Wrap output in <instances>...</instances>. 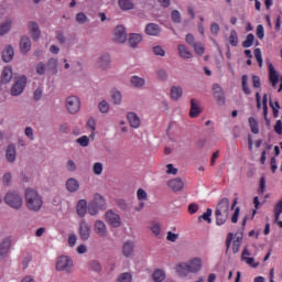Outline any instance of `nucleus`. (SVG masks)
<instances>
[{"mask_svg": "<svg viewBox=\"0 0 282 282\" xmlns=\"http://www.w3.org/2000/svg\"><path fill=\"white\" fill-rule=\"evenodd\" d=\"M152 52L155 56H161L162 58L166 56V51L161 45L153 46Z\"/></svg>", "mask_w": 282, "mask_h": 282, "instance_id": "46", "label": "nucleus"}, {"mask_svg": "<svg viewBox=\"0 0 282 282\" xmlns=\"http://www.w3.org/2000/svg\"><path fill=\"white\" fill-rule=\"evenodd\" d=\"M32 50V40H30V36L23 35L20 39V52L21 54H28Z\"/></svg>", "mask_w": 282, "mask_h": 282, "instance_id": "15", "label": "nucleus"}, {"mask_svg": "<svg viewBox=\"0 0 282 282\" xmlns=\"http://www.w3.org/2000/svg\"><path fill=\"white\" fill-rule=\"evenodd\" d=\"M192 47H194V52H196L198 56H204V52H205L204 44L196 43Z\"/></svg>", "mask_w": 282, "mask_h": 282, "instance_id": "56", "label": "nucleus"}, {"mask_svg": "<svg viewBox=\"0 0 282 282\" xmlns=\"http://www.w3.org/2000/svg\"><path fill=\"white\" fill-rule=\"evenodd\" d=\"M118 7L123 12H127L129 10H133L135 4L133 3V0H118Z\"/></svg>", "mask_w": 282, "mask_h": 282, "instance_id": "27", "label": "nucleus"}, {"mask_svg": "<svg viewBox=\"0 0 282 282\" xmlns=\"http://www.w3.org/2000/svg\"><path fill=\"white\" fill-rule=\"evenodd\" d=\"M128 43L132 50H135L140 43H142V35L138 33H132L129 35Z\"/></svg>", "mask_w": 282, "mask_h": 282, "instance_id": "25", "label": "nucleus"}, {"mask_svg": "<svg viewBox=\"0 0 282 282\" xmlns=\"http://www.w3.org/2000/svg\"><path fill=\"white\" fill-rule=\"evenodd\" d=\"M164 279H166V273L164 272V270L156 269L152 274V280L154 282H162L164 281Z\"/></svg>", "mask_w": 282, "mask_h": 282, "instance_id": "35", "label": "nucleus"}, {"mask_svg": "<svg viewBox=\"0 0 282 282\" xmlns=\"http://www.w3.org/2000/svg\"><path fill=\"white\" fill-rule=\"evenodd\" d=\"M214 98L219 107H224V105H226V96H224V91L214 94Z\"/></svg>", "mask_w": 282, "mask_h": 282, "instance_id": "43", "label": "nucleus"}, {"mask_svg": "<svg viewBox=\"0 0 282 282\" xmlns=\"http://www.w3.org/2000/svg\"><path fill=\"white\" fill-rule=\"evenodd\" d=\"M25 85H28V77L22 76L15 80L13 86L11 87V96H21L25 89Z\"/></svg>", "mask_w": 282, "mask_h": 282, "instance_id": "8", "label": "nucleus"}, {"mask_svg": "<svg viewBox=\"0 0 282 282\" xmlns=\"http://www.w3.org/2000/svg\"><path fill=\"white\" fill-rule=\"evenodd\" d=\"M256 34H257L258 39H260V40H262L265 36V30L263 29V26L261 24H259L257 26Z\"/></svg>", "mask_w": 282, "mask_h": 282, "instance_id": "62", "label": "nucleus"}, {"mask_svg": "<svg viewBox=\"0 0 282 282\" xmlns=\"http://www.w3.org/2000/svg\"><path fill=\"white\" fill-rule=\"evenodd\" d=\"M98 67L102 69V72H107L109 67H111V56L109 54H104L98 59Z\"/></svg>", "mask_w": 282, "mask_h": 282, "instance_id": "18", "label": "nucleus"}, {"mask_svg": "<svg viewBox=\"0 0 282 282\" xmlns=\"http://www.w3.org/2000/svg\"><path fill=\"white\" fill-rule=\"evenodd\" d=\"M12 29V20H6L0 24V36H6Z\"/></svg>", "mask_w": 282, "mask_h": 282, "instance_id": "32", "label": "nucleus"}, {"mask_svg": "<svg viewBox=\"0 0 282 282\" xmlns=\"http://www.w3.org/2000/svg\"><path fill=\"white\" fill-rule=\"evenodd\" d=\"M269 80L272 84V87L279 85V74H276V69H274L272 64H269Z\"/></svg>", "mask_w": 282, "mask_h": 282, "instance_id": "26", "label": "nucleus"}, {"mask_svg": "<svg viewBox=\"0 0 282 282\" xmlns=\"http://www.w3.org/2000/svg\"><path fill=\"white\" fill-rule=\"evenodd\" d=\"M213 215V209L207 208V210L198 217V221H202V219H204V221H207V224H213V219L210 218V216Z\"/></svg>", "mask_w": 282, "mask_h": 282, "instance_id": "38", "label": "nucleus"}, {"mask_svg": "<svg viewBox=\"0 0 282 282\" xmlns=\"http://www.w3.org/2000/svg\"><path fill=\"white\" fill-rule=\"evenodd\" d=\"M130 83H131L132 87H135L137 89H140V88L144 87V85H147V80L137 75H134L130 78Z\"/></svg>", "mask_w": 282, "mask_h": 282, "instance_id": "30", "label": "nucleus"}, {"mask_svg": "<svg viewBox=\"0 0 282 282\" xmlns=\"http://www.w3.org/2000/svg\"><path fill=\"white\" fill-rule=\"evenodd\" d=\"M79 237L82 241H89V237H91V227L86 220L79 223Z\"/></svg>", "mask_w": 282, "mask_h": 282, "instance_id": "12", "label": "nucleus"}, {"mask_svg": "<svg viewBox=\"0 0 282 282\" xmlns=\"http://www.w3.org/2000/svg\"><path fill=\"white\" fill-rule=\"evenodd\" d=\"M10 246H12V237L4 238L0 245V259H6L10 250Z\"/></svg>", "mask_w": 282, "mask_h": 282, "instance_id": "17", "label": "nucleus"}, {"mask_svg": "<svg viewBox=\"0 0 282 282\" xmlns=\"http://www.w3.org/2000/svg\"><path fill=\"white\" fill-rule=\"evenodd\" d=\"M105 219L109 224V226H112V228H120V226H122L120 215L115 214L113 210L106 212Z\"/></svg>", "mask_w": 282, "mask_h": 282, "instance_id": "9", "label": "nucleus"}, {"mask_svg": "<svg viewBox=\"0 0 282 282\" xmlns=\"http://www.w3.org/2000/svg\"><path fill=\"white\" fill-rule=\"evenodd\" d=\"M87 210H89V207H87V200L80 199L77 203V215L79 217H85L87 215Z\"/></svg>", "mask_w": 282, "mask_h": 282, "instance_id": "28", "label": "nucleus"}, {"mask_svg": "<svg viewBox=\"0 0 282 282\" xmlns=\"http://www.w3.org/2000/svg\"><path fill=\"white\" fill-rule=\"evenodd\" d=\"M25 206L32 213H39L43 208V197L32 187H28L24 192Z\"/></svg>", "mask_w": 282, "mask_h": 282, "instance_id": "1", "label": "nucleus"}, {"mask_svg": "<svg viewBox=\"0 0 282 282\" xmlns=\"http://www.w3.org/2000/svg\"><path fill=\"white\" fill-rule=\"evenodd\" d=\"M80 188V183L78 180L70 177L66 181V189L68 193H76Z\"/></svg>", "mask_w": 282, "mask_h": 282, "instance_id": "23", "label": "nucleus"}, {"mask_svg": "<svg viewBox=\"0 0 282 282\" xmlns=\"http://www.w3.org/2000/svg\"><path fill=\"white\" fill-rule=\"evenodd\" d=\"M110 107L111 106L109 105V102H107V100H101L98 104V109H99L100 113H109Z\"/></svg>", "mask_w": 282, "mask_h": 282, "instance_id": "41", "label": "nucleus"}, {"mask_svg": "<svg viewBox=\"0 0 282 282\" xmlns=\"http://www.w3.org/2000/svg\"><path fill=\"white\" fill-rule=\"evenodd\" d=\"M167 241H171L172 243H175V241H177V239H180V235L178 234H173L172 231L167 232L166 236Z\"/></svg>", "mask_w": 282, "mask_h": 282, "instance_id": "61", "label": "nucleus"}, {"mask_svg": "<svg viewBox=\"0 0 282 282\" xmlns=\"http://www.w3.org/2000/svg\"><path fill=\"white\" fill-rule=\"evenodd\" d=\"M173 23H182V14L177 10H173L171 13Z\"/></svg>", "mask_w": 282, "mask_h": 282, "instance_id": "53", "label": "nucleus"}, {"mask_svg": "<svg viewBox=\"0 0 282 282\" xmlns=\"http://www.w3.org/2000/svg\"><path fill=\"white\" fill-rule=\"evenodd\" d=\"M184 94L182 90V87L180 86H173L171 88V98L172 100H180V97Z\"/></svg>", "mask_w": 282, "mask_h": 282, "instance_id": "36", "label": "nucleus"}, {"mask_svg": "<svg viewBox=\"0 0 282 282\" xmlns=\"http://www.w3.org/2000/svg\"><path fill=\"white\" fill-rule=\"evenodd\" d=\"M269 105L273 111V117L279 118V110L281 109V105L276 101V107H274V102L270 99Z\"/></svg>", "mask_w": 282, "mask_h": 282, "instance_id": "55", "label": "nucleus"}, {"mask_svg": "<svg viewBox=\"0 0 282 282\" xmlns=\"http://www.w3.org/2000/svg\"><path fill=\"white\" fill-rule=\"evenodd\" d=\"M46 67L48 69V72H51V74H53V76H55V74H58V59L56 58H50L47 61Z\"/></svg>", "mask_w": 282, "mask_h": 282, "instance_id": "31", "label": "nucleus"}, {"mask_svg": "<svg viewBox=\"0 0 282 282\" xmlns=\"http://www.w3.org/2000/svg\"><path fill=\"white\" fill-rule=\"evenodd\" d=\"M66 169L67 171H69L70 173H74L76 172V162H74V160H69L67 163H66Z\"/></svg>", "mask_w": 282, "mask_h": 282, "instance_id": "63", "label": "nucleus"}, {"mask_svg": "<svg viewBox=\"0 0 282 282\" xmlns=\"http://www.w3.org/2000/svg\"><path fill=\"white\" fill-rule=\"evenodd\" d=\"M99 210H107V200L100 194H95L94 199L88 204V213L96 217Z\"/></svg>", "mask_w": 282, "mask_h": 282, "instance_id": "5", "label": "nucleus"}, {"mask_svg": "<svg viewBox=\"0 0 282 282\" xmlns=\"http://www.w3.org/2000/svg\"><path fill=\"white\" fill-rule=\"evenodd\" d=\"M127 120L132 129H140V124H142L140 117L135 112H128Z\"/></svg>", "mask_w": 282, "mask_h": 282, "instance_id": "19", "label": "nucleus"}, {"mask_svg": "<svg viewBox=\"0 0 282 282\" xmlns=\"http://www.w3.org/2000/svg\"><path fill=\"white\" fill-rule=\"evenodd\" d=\"M137 197L140 202L144 200L147 202L148 199V194H147V191L142 189V188H139L138 192H137Z\"/></svg>", "mask_w": 282, "mask_h": 282, "instance_id": "57", "label": "nucleus"}, {"mask_svg": "<svg viewBox=\"0 0 282 282\" xmlns=\"http://www.w3.org/2000/svg\"><path fill=\"white\" fill-rule=\"evenodd\" d=\"M161 32L162 29L160 28V24L149 23L145 25V34H148V36H158Z\"/></svg>", "mask_w": 282, "mask_h": 282, "instance_id": "21", "label": "nucleus"}, {"mask_svg": "<svg viewBox=\"0 0 282 282\" xmlns=\"http://www.w3.org/2000/svg\"><path fill=\"white\" fill-rule=\"evenodd\" d=\"M202 270V259L194 258L189 262H183L176 267L178 276H188V274H197Z\"/></svg>", "mask_w": 282, "mask_h": 282, "instance_id": "2", "label": "nucleus"}, {"mask_svg": "<svg viewBox=\"0 0 282 282\" xmlns=\"http://www.w3.org/2000/svg\"><path fill=\"white\" fill-rule=\"evenodd\" d=\"M10 182H12V173L7 172L2 177V183L4 186H10Z\"/></svg>", "mask_w": 282, "mask_h": 282, "instance_id": "59", "label": "nucleus"}, {"mask_svg": "<svg viewBox=\"0 0 282 282\" xmlns=\"http://www.w3.org/2000/svg\"><path fill=\"white\" fill-rule=\"evenodd\" d=\"M135 250V243L131 240H128L122 246V254L126 259L133 257V252Z\"/></svg>", "mask_w": 282, "mask_h": 282, "instance_id": "16", "label": "nucleus"}, {"mask_svg": "<svg viewBox=\"0 0 282 282\" xmlns=\"http://www.w3.org/2000/svg\"><path fill=\"white\" fill-rule=\"evenodd\" d=\"M177 50L181 58H193V54L191 53V51H188L186 45L180 44L177 46Z\"/></svg>", "mask_w": 282, "mask_h": 282, "instance_id": "33", "label": "nucleus"}, {"mask_svg": "<svg viewBox=\"0 0 282 282\" xmlns=\"http://www.w3.org/2000/svg\"><path fill=\"white\" fill-rule=\"evenodd\" d=\"M4 203L13 210H21L23 208V196L19 192L9 191L4 196Z\"/></svg>", "mask_w": 282, "mask_h": 282, "instance_id": "4", "label": "nucleus"}, {"mask_svg": "<svg viewBox=\"0 0 282 282\" xmlns=\"http://www.w3.org/2000/svg\"><path fill=\"white\" fill-rule=\"evenodd\" d=\"M229 44L232 47H237V45H239V36L237 35V31H235V30H231V32H230Z\"/></svg>", "mask_w": 282, "mask_h": 282, "instance_id": "37", "label": "nucleus"}, {"mask_svg": "<svg viewBox=\"0 0 282 282\" xmlns=\"http://www.w3.org/2000/svg\"><path fill=\"white\" fill-rule=\"evenodd\" d=\"M253 54L257 63L259 64V67H263V56L261 55V48H256Z\"/></svg>", "mask_w": 282, "mask_h": 282, "instance_id": "49", "label": "nucleus"}, {"mask_svg": "<svg viewBox=\"0 0 282 282\" xmlns=\"http://www.w3.org/2000/svg\"><path fill=\"white\" fill-rule=\"evenodd\" d=\"M65 108L70 116H76L80 111V98L75 95L68 96L65 100Z\"/></svg>", "mask_w": 282, "mask_h": 282, "instance_id": "7", "label": "nucleus"}, {"mask_svg": "<svg viewBox=\"0 0 282 282\" xmlns=\"http://www.w3.org/2000/svg\"><path fill=\"white\" fill-rule=\"evenodd\" d=\"M156 77L159 80H169V73L164 68L156 69Z\"/></svg>", "mask_w": 282, "mask_h": 282, "instance_id": "45", "label": "nucleus"}, {"mask_svg": "<svg viewBox=\"0 0 282 282\" xmlns=\"http://www.w3.org/2000/svg\"><path fill=\"white\" fill-rule=\"evenodd\" d=\"M177 171H178L177 167H175L173 164L170 163L166 165V171H165L166 175H175Z\"/></svg>", "mask_w": 282, "mask_h": 282, "instance_id": "60", "label": "nucleus"}, {"mask_svg": "<svg viewBox=\"0 0 282 282\" xmlns=\"http://www.w3.org/2000/svg\"><path fill=\"white\" fill-rule=\"evenodd\" d=\"M249 127L254 134L259 133V122L253 117L249 118Z\"/></svg>", "mask_w": 282, "mask_h": 282, "instance_id": "40", "label": "nucleus"}, {"mask_svg": "<svg viewBox=\"0 0 282 282\" xmlns=\"http://www.w3.org/2000/svg\"><path fill=\"white\" fill-rule=\"evenodd\" d=\"M75 19L79 25H85V23H88L89 21V18L84 12L77 13Z\"/></svg>", "mask_w": 282, "mask_h": 282, "instance_id": "42", "label": "nucleus"}, {"mask_svg": "<svg viewBox=\"0 0 282 282\" xmlns=\"http://www.w3.org/2000/svg\"><path fill=\"white\" fill-rule=\"evenodd\" d=\"M90 269L94 272L100 273V272H102V264H100V262H98V260H93L90 262Z\"/></svg>", "mask_w": 282, "mask_h": 282, "instance_id": "50", "label": "nucleus"}, {"mask_svg": "<svg viewBox=\"0 0 282 282\" xmlns=\"http://www.w3.org/2000/svg\"><path fill=\"white\" fill-rule=\"evenodd\" d=\"M230 212V200L223 198L216 206L215 217L217 226H224L228 221V213Z\"/></svg>", "mask_w": 282, "mask_h": 282, "instance_id": "3", "label": "nucleus"}, {"mask_svg": "<svg viewBox=\"0 0 282 282\" xmlns=\"http://www.w3.org/2000/svg\"><path fill=\"white\" fill-rule=\"evenodd\" d=\"M28 28L31 34V39L33 41H39V39H41V28L39 26V23L31 21L29 22Z\"/></svg>", "mask_w": 282, "mask_h": 282, "instance_id": "14", "label": "nucleus"}, {"mask_svg": "<svg viewBox=\"0 0 282 282\" xmlns=\"http://www.w3.org/2000/svg\"><path fill=\"white\" fill-rule=\"evenodd\" d=\"M76 142L77 144H79V147H84V148L89 147V137L83 135L78 138Z\"/></svg>", "mask_w": 282, "mask_h": 282, "instance_id": "54", "label": "nucleus"}, {"mask_svg": "<svg viewBox=\"0 0 282 282\" xmlns=\"http://www.w3.org/2000/svg\"><path fill=\"white\" fill-rule=\"evenodd\" d=\"M12 58H14V48L11 45H8L2 51V61L3 63H11Z\"/></svg>", "mask_w": 282, "mask_h": 282, "instance_id": "24", "label": "nucleus"}, {"mask_svg": "<svg viewBox=\"0 0 282 282\" xmlns=\"http://www.w3.org/2000/svg\"><path fill=\"white\" fill-rule=\"evenodd\" d=\"M131 281H133V275L129 272L121 273L117 279V282H131Z\"/></svg>", "mask_w": 282, "mask_h": 282, "instance_id": "44", "label": "nucleus"}, {"mask_svg": "<svg viewBox=\"0 0 282 282\" xmlns=\"http://www.w3.org/2000/svg\"><path fill=\"white\" fill-rule=\"evenodd\" d=\"M274 131L278 135H282V121L278 120L274 126Z\"/></svg>", "mask_w": 282, "mask_h": 282, "instance_id": "64", "label": "nucleus"}, {"mask_svg": "<svg viewBox=\"0 0 282 282\" xmlns=\"http://www.w3.org/2000/svg\"><path fill=\"white\" fill-rule=\"evenodd\" d=\"M242 91L247 95L250 96L252 94V90L248 88V75L242 76Z\"/></svg>", "mask_w": 282, "mask_h": 282, "instance_id": "51", "label": "nucleus"}, {"mask_svg": "<svg viewBox=\"0 0 282 282\" xmlns=\"http://www.w3.org/2000/svg\"><path fill=\"white\" fill-rule=\"evenodd\" d=\"M150 229L152 230L155 237H160V235L162 234V226L158 223L152 224Z\"/></svg>", "mask_w": 282, "mask_h": 282, "instance_id": "52", "label": "nucleus"}, {"mask_svg": "<svg viewBox=\"0 0 282 282\" xmlns=\"http://www.w3.org/2000/svg\"><path fill=\"white\" fill-rule=\"evenodd\" d=\"M74 268V260L69 256H61L57 258L55 270L57 272H65V274H72Z\"/></svg>", "mask_w": 282, "mask_h": 282, "instance_id": "6", "label": "nucleus"}, {"mask_svg": "<svg viewBox=\"0 0 282 282\" xmlns=\"http://www.w3.org/2000/svg\"><path fill=\"white\" fill-rule=\"evenodd\" d=\"M113 42L115 43H127V30L123 25L116 26L113 31Z\"/></svg>", "mask_w": 282, "mask_h": 282, "instance_id": "13", "label": "nucleus"}, {"mask_svg": "<svg viewBox=\"0 0 282 282\" xmlns=\"http://www.w3.org/2000/svg\"><path fill=\"white\" fill-rule=\"evenodd\" d=\"M274 214H275V219L274 221H279V218L281 217L282 214V199L279 200L275 206H274Z\"/></svg>", "mask_w": 282, "mask_h": 282, "instance_id": "48", "label": "nucleus"}, {"mask_svg": "<svg viewBox=\"0 0 282 282\" xmlns=\"http://www.w3.org/2000/svg\"><path fill=\"white\" fill-rule=\"evenodd\" d=\"M199 113H202V108H199V101H197V99H191L189 117L197 118Z\"/></svg>", "mask_w": 282, "mask_h": 282, "instance_id": "22", "label": "nucleus"}, {"mask_svg": "<svg viewBox=\"0 0 282 282\" xmlns=\"http://www.w3.org/2000/svg\"><path fill=\"white\" fill-rule=\"evenodd\" d=\"M166 184L172 193H182L184 191V181L182 177L172 178Z\"/></svg>", "mask_w": 282, "mask_h": 282, "instance_id": "10", "label": "nucleus"}, {"mask_svg": "<svg viewBox=\"0 0 282 282\" xmlns=\"http://www.w3.org/2000/svg\"><path fill=\"white\" fill-rule=\"evenodd\" d=\"M94 232L101 239H107L108 230L107 225L102 220H96L94 224Z\"/></svg>", "mask_w": 282, "mask_h": 282, "instance_id": "11", "label": "nucleus"}, {"mask_svg": "<svg viewBox=\"0 0 282 282\" xmlns=\"http://www.w3.org/2000/svg\"><path fill=\"white\" fill-rule=\"evenodd\" d=\"M35 69H36V74L39 76H45V72H47V66L45 65V63L39 62L36 64V68Z\"/></svg>", "mask_w": 282, "mask_h": 282, "instance_id": "47", "label": "nucleus"}, {"mask_svg": "<svg viewBox=\"0 0 282 282\" xmlns=\"http://www.w3.org/2000/svg\"><path fill=\"white\" fill-rule=\"evenodd\" d=\"M111 100L113 105H122V93L118 89L111 90Z\"/></svg>", "mask_w": 282, "mask_h": 282, "instance_id": "34", "label": "nucleus"}, {"mask_svg": "<svg viewBox=\"0 0 282 282\" xmlns=\"http://www.w3.org/2000/svg\"><path fill=\"white\" fill-rule=\"evenodd\" d=\"M93 172L95 175H102V163L97 162L93 166Z\"/></svg>", "mask_w": 282, "mask_h": 282, "instance_id": "58", "label": "nucleus"}, {"mask_svg": "<svg viewBox=\"0 0 282 282\" xmlns=\"http://www.w3.org/2000/svg\"><path fill=\"white\" fill-rule=\"evenodd\" d=\"M6 159L9 164H14V162H17V147H14V144H9L7 147Z\"/></svg>", "mask_w": 282, "mask_h": 282, "instance_id": "20", "label": "nucleus"}, {"mask_svg": "<svg viewBox=\"0 0 282 282\" xmlns=\"http://www.w3.org/2000/svg\"><path fill=\"white\" fill-rule=\"evenodd\" d=\"M254 45V34L249 33L246 37V41L242 42V47L248 48Z\"/></svg>", "mask_w": 282, "mask_h": 282, "instance_id": "39", "label": "nucleus"}, {"mask_svg": "<svg viewBox=\"0 0 282 282\" xmlns=\"http://www.w3.org/2000/svg\"><path fill=\"white\" fill-rule=\"evenodd\" d=\"M12 80V67L7 66L4 67L2 75H1V83L4 85H8V83H11Z\"/></svg>", "mask_w": 282, "mask_h": 282, "instance_id": "29", "label": "nucleus"}]
</instances>
